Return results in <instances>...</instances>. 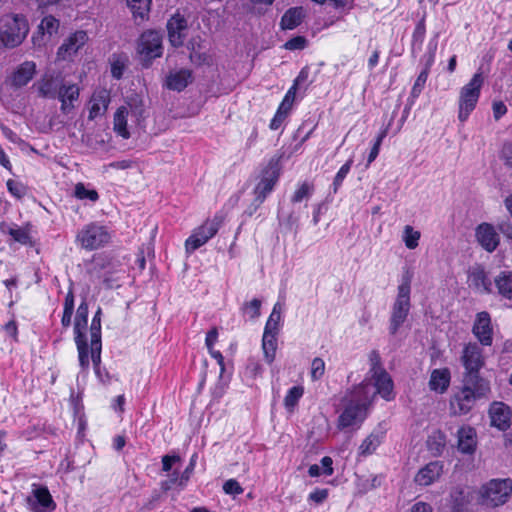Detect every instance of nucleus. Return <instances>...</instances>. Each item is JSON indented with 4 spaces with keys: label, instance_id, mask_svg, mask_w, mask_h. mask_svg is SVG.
<instances>
[{
    "label": "nucleus",
    "instance_id": "obj_44",
    "mask_svg": "<svg viewBox=\"0 0 512 512\" xmlns=\"http://www.w3.org/2000/svg\"><path fill=\"white\" fill-rule=\"evenodd\" d=\"M127 4L134 16L144 18L150 9L151 0H127Z\"/></svg>",
    "mask_w": 512,
    "mask_h": 512
},
{
    "label": "nucleus",
    "instance_id": "obj_15",
    "mask_svg": "<svg viewBox=\"0 0 512 512\" xmlns=\"http://www.w3.org/2000/svg\"><path fill=\"white\" fill-rule=\"evenodd\" d=\"M138 52L145 59L160 57L162 54V36L157 31L144 32L138 42Z\"/></svg>",
    "mask_w": 512,
    "mask_h": 512
},
{
    "label": "nucleus",
    "instance_id": "obj_7",
    "mask_svg": "<svg viewBox=\"0 0 512 512\" xmlns=\"http://www.w3.org/2000/svg\"><path fill=\"white\" fill-rule=\"evenodd\" d=\"M484 79L481 73H475L471 80L460 90L458 119L465 122L475 109Z\"/></svg>",
    "mask_w": 512,
    "mask_h": 512
},
{
    "label": "nucleus",
    "instance_id": "obj_59",
    "mask_svg": "<svg viewBox=\"0 0 512 512\" xmlns=\"http://www.w3.org/2000/svg\"><path fill=\"white\" fill-rule=\"evenodd\" d=\"M321 466L323 469V474L326 476H331L334 473L333 469V460L329 456H325L321 459Z\"/></svg>",
    "mask_w": 512,
    "mask_h": 512
},
{
    "label": "nucleus",
    "instance_id": "obj_30",
    "mask_svg": "<svg viewBox=\"0 0 512 512\" xmlns=\"http://www.w3.org/2000/svg\"><path fill=\"white\" fill-rule=\"evenodd\" d=\"M385 438V431L381 428L372 431L361 443L358 449L360 456L372 455Z\"/></svg>",
    "mask_w": 512,
    "mask_h": 512
},
{
    "label": "nucleus",
    "instance_id": "obj_36",
    "mask_svg": "<svg viewBox=\"0 0 512 512\" xmlns=\"http://www.w3.org/2000/svg\"><path fill=\"white\" fill-rule=\"evenodd\" d=\"M282 321V306L280 303H276L273 306L272 312L268 317L265 324L264 333L278 335L280 330V324Z\"/></svg>",
    "mask_w": 512,
    "mask_h": 512
},
{
    "label": "nucleus",
    "instance_id": "obj_25",
    "mask_svg": "<svg viewBox=\"0 0 512 512\" xmlns=\"http://www.w3.org/2000/svg\"><path fill=\"white\" fill-rule=\"evenodd\" d=\"M167 30L171 44L176 47L182 45L187 31L186 19L176 13L168 20Z\"/></svg>",
    "mask_w": 512,
    "mask_h": 512
},
{
    "label": "nucleus",
    "instance_id": "obj_29",
    "mask_svg": "<svg viewBox=\"0 0 512 512\" xmlns=\"http://www.w3.org/2000/svg\"><path fill=\"white\" fill-rule=\"evenodd\" d=\"M192 81V72L189 69L171 71L166 78V86L170 90L182 91Z\"/></svg>",
    "mask_w": 512,
    "mask_h": 512
},
{
    "label": "nucleus",
    "instance_id": "obj_48",
    "mask_svg": "<svg viewBox=\"0 0 512 512\" xmlns=\"http://www.w3.org/2000/svg\"><path fill=\"white\" fill-rule=\"evenodd\" d=\"M74 194H75L76 198H78L80 200L87 199L92 202L97 201L99 198V195L96 190L87 189L83 183L76 184Z\"/></svg>",
    "mask_w": 512,
    "mask_h": 512
},
{
    "label": "nucleus",
    "instance_id": "obj_19",
    "mask_svg": "<svg viewBox=\"0 0 512 512\" xmlns=\"http://www.w3.org/2000/svg\"><path fill=\"white\" fill-rule=\"evenodd\" d=\"M64 78L51 73H45L35 84L38 94L48 99H56Z\"/></svg>",
    "mask_w": 512,
    "mask_h": 512
},
{
    "label": "nucleus",
    "instance_id": "obj_31",
    "mask_svg": "<svg viewBox=\"0 0 512 512\" xmlns=\"http://www.w3.org/2000/svg\"><path fill=\"white\" fill-rule=\"evenodd\" d=\"M450 380L451 375L447 368L435 369L430 376L429 388L436 393L442 394L449 387Z\"/></svg>",
    "mask_w": 512,
    "mask_h": 512
},
{
    "label": "nucleus",
    "instance_id": "obj_47",
    "mask_svg": "<svg viewBox=\"0 0 512 512\" xmlns=\"http://www.w3.org/2000/svg\"><path fill=\"white\" fill-rule=\"evenodd\" d=\"M313 191H314V187L312 184H310L308 182H303L295 190V192L291 198V201L293 203H299V202L303 201L304 199H308L312 195Z\"/></svg>",
    "mask_w": 512,
    "mask_h": 512
},
{
    "label": "nucleus",
    "instance_id": "obj_33",
    "mask_svg": "<svg viewBox=\"0 0 512 512\" xmlns=\"http://www.w3.org/2000/svg\"><path fill=\"white\" fill-rule=\"evenodd\" d=\"M494 284L501 297L512 300V271H501L494 278Z\"/></svg>",
    "mask_w": 512,
    "mask_h": 512
},
{
    "label": "nucleus",
    "instance_id": "obj_17",
    "mask_svg": "<svg viewBox=\"0 0 512 512\" xmlns=\"http://www.w3.org/2000/svg\"><path fill=\"white\" fill-rule=\"evenodd\" d=\"M59 20L54 16H45L37 27V31L32 36L34 47L41 48L45 46L59 30Z\"/></svg>",
    "mask_w": 512,
    "mask_h": 512
},
{
    "label": "nucleus",
    "instance_id": "obj_14",
    "mask_svg": "<svg viewBox=\"0 0 512 512\" xmlns=\"http://www.w3.org/2000/svg\"><path fill=\"white\" fill-rule=\"evenodd\" d=\"M27 505L32 512H52L56 504L47 487L33 484Z\"/></svg>",
    "mask_w": 512,
    "mask_h": 512
},
{
    "label": "nucleus",
    "instance_id": "obj_58",
    "mask_svg": "<svg viewBox=\"0 0 512 512\" xmlns=\"http://www.w3.org/2000/svg\"><path fill=\"white\" fill-rule=\"evenodd\" d=\"M180 457L178 455H165L162 458V469L165 472H168L172 469L173 465L180 462Z\"/></svg>",
    "mask_w": 512,
    "mask_h": 512
},
{
    "label": "nucleus",
    "instance_id": "obj_63",
    "mask_svg": "<svg viewBox=\"0 0 512 512\" xmlns=\"http://www.w3.org/2000/svg\"><path fill=\"white\" fill-rule=\"evenodd\" d=\"M217 339H218L217 329L214 328L207 333L206 339H205V344H206L208 350H211L213 348Z\"/></svg>",
    "mask_w": 512,
    "mask_h": 512
},
{
    "label": "nucleus",
    "instance_id": "obj_40",
    "mask_svg": "<svg viewBox=\"0 0 512 512\" xmlns=\"http://www.w3.org/2000/svg\"><path fill=\"white\" fill-rule=\"evenodd\" d=\"M304 394V387L301 385L293 386L290 388L284 397V407L288 412H293L298 405L299 400Z\"/></svg>",
    "mask_w": 512,
    "mask_h": 512
},
{
    "label": "nucleus",
    "instance_id": "obj_28",
    "mask_svg": "<svg viewBox=\"0 0 512 512\" xmlns=\"http://www.w3.org/2000/svg\"><path fill=\"white\" fill-rule=\"evenodd\" d=\"M457 436L459 451L465 454L474 453L477 446L475 429L471 426H462L459 428Z\"/></svg>",
    "mask_w": 512,
    "mask_h": 512
},
{
    "label": "nucleus",
    "instance_id": "obj_8",
    "mask_svg": "<svg viewBox=\"0 0 512 512\" xmlns=\"http://www.w3.org/2000/svg\"><path fill=\"white\" fill-rule=\"evenodd\" d=\"M88 323V305L82 302L76 312L74 321V340L78 350L79 363L83 370H87L90 365L88 359V340L86 335Z\"/></svg>",
    "mask_w": 512,
    "mask_h": 512
},
{
    "label": "nucleus",
    "instance_id": "obj_60",
    "mask_svg": "<svg viewBox=\"0 0 512 512\" xmlns=\"http://www.w3.org/2000/svg\"><path fill=\"white\" fill-rule=\"evenodd\" d=\"M409 512H433V508L429 503L418 501L411 506Z\"/></svg>",
    "mask_w": 512,
    "mask_h": 512
},
{
    "label": "nucleus",
    "instance_id": "obj_22",
    "mask_svg": "<svg viewBox=\"0 0 512 512\" xmlns=\"http://www.w3.org/2000/svg\"><path fill=\"white\" fill-rule=\"evenodd\" d=\"M472 331L482 345L490 346L492 344L491 318L487 312H479L476 315Z\"/></svg>",
    "mask_w": 512,
    "mask_h": 512
},
{
    "label": "nucleus",
    "instance_id": "obj_18",
    "mask_svg": "<svg viewBox=\"0 0 512 512\" xmlns=\"http://www.w3.org/2000/svg\"><path fill=\"white\" fill-rule=\"evenodd\" d=\"M88 40V36L84 31H76L70 35L58 48L56 59L59 61H66L72 57L82 48Z\"/></svg>",
    "mask_w": 512,
    "mask_h": 512
},
{
    "label": "nucleus",
    "instance_id": "obj_9",
    "mask_svg": "<svg viewBox=\"0 0 512 512\" xmlns=\"http://www.w3.org/2000/svg\"><path fill=\"white\" fill-rule=\"evenodd\" d=\"M371 379L363 381L360 385L370 386L376 394L383 399L390 401L394 399V385L390 375L380 366L378 355L371 357Z\"/></svg>",
    "mask_w": 512,
    "mask_h": 512
},
{
    "label": "nucleus",
    "instance_id": "obj_5",
    "mask_svg": "<svg viewBox=\"0 0 512 512\" xmlns=\"http://www.w3.org/2000/svg\"><path fill=\"white\" fill-rule=\"evenodd\" d=\"M30 30L25 16L7 14L0 19V45L15 48L23 43Z\"/></svg>",
    "mask_w": 512,
    "mask_h": 512
},
{
    "label": "nucleus",
    "instance_id": "obj_37",
    "mask_svg": "<svg viewBox=\"0 0 512 512\" xmlns=\"http://www.w3.org/2000/svg\"><path fill=\"white\" fill-rule=\"evenodd\" d=\"M90 347V353H91V360L94 365V371L101 382H105V379L100 376V361H101V349H102V342L101 338H90V345H88V348Z\"/></svg>",
    "mask_w": 512,
    "mask_h": 512
},
{
    "label": "nucleus",
    "instance_id": "obj_2",
    "mask_svg": "<svg viewBox=\"0 0 512 512\" xmlns=\"http://www.w3.org/2000/svg\"><path fill=\"white\" fill-rule=\"evenodd\" d=\"M412 273L406 271L397 287V295L391 305L388 331L396 335L407 321L411 309Z\"/></svg>",
    "mask_w": 512,
    "mask_h": 512
},
{
    "label": "nucleus",
    "instance_id": "obj_21",
    "mask_svg": "<svg viewBox=\"0 0 512 512\" xmlns=\"http://www.w3.org/2000/svg\"><path fill=\"white\" fill-rule=\"evenodd\" d=\"M476 239L480 246L487 252H493L499 245L500 238L494 226L482 223L476 228Z\"/></svg>",
    "mask_w": 512,
    "mask_h": 512
},
{
    "label": "nucleus",
    "instance_id": "obj_26",
    "mask_svg": "<svg viewBox=\"0 0 512 512\" xmlns=\"http://www.w3.org/2000/svg\"><path fill=\"white\" fill-rule=\"evenodd\" d=\"M36 74V63L24 61L10 76V83L13 87L20 88L27 85Z\"/></svg>",
    "mask_w": 512,
    "mask_h": 512
},
{
    "label": "nucleus",
    "instance_id": "obj_1",
    "mask_svg": "<svg viewBox=\"0 0 512 512\" xmlns=\"http://www.w3.org/2000/svg\"><path fill=\"white\" fill-rule=\"evenodd\" d=\"M375 397L370 386L358 385L345 396L343 411L338 418L340 429L359 428L367 417V410Z\"/></svg>",
    "mask_w": 512,
    "mask_h": 512
},
{
    "label": "nucleus",
    "instance_id": "obj_23",
    "mask_svg": "<svg viewBox=\"0 0 512 512\" xmlns=\"http://www.w3.org/2000/svg\"><path fill=\"white\" fill-rule=\"evenodd\" d=\"M491 425L501 431L507 430L511 426V410L503 402H494L489 409Z\"/></svg>",
    "mask_w": 512,
    "mask_h": 512
},
{
    "label": "nucleus",
    "instance_id": "obj_4",
    "mask_svg": "<svg viewBox=\"0 0 512 512\" xmlns=\"http://www.w3.org/2000/svg\"><path fill=\"white\" fill-rule=\"evenodd\" d=\"M490 391L486 380L469 382L463 379V387L454 393L450 400V411L453 415H465L471 411L476 401L486 397Z\"/></svg>",
    "mask_w": 512,
    "mask_h": 512
},
{
    "label": "nucleus",
    "instance_id": "obj_41",
    "mask_svg": "<svg viewBox=\"0 0 512 512\" xmlns=\"http://www.w3.org/2000/svg\"><path fill=\"white\" fill-rule=\"evenodd\" d=\"M190 49V59L193 63L201 65V64H209L211 61V56L207 54L205 51H201L202 47L200 41H196L195 39L189 42Z\"/></svg>",
    "mask_w": 512,
    "mask_h": 512
},
{
    "label": "nucleus",
    "instance_id": "obj_38",
    "mask_svg": "<svg viewBox=\"0 0 512 512\" xmlns=\"http://www.w3.org/2000/svg\"><path fill=\"white\" fill-rule=\"evenodd\" d=\"M427 446L433 455H440L446 446L445 434L439 430L433 431L428 437Z\"/></svg>",
    "mask_w": 512,
    "mask_h": 512
},
{
    "label": "nucleus",
    "instance_id": "obj_42",
    "mask_svg": "<svg viewBox=\"0 0 512 512\" xmlns=\"http://www.w3.org/2000/svg\"><path fill=\"white\" fill-rule=\"evenodd\" d=\"M421 238L420 231L414 229L411 225H406L403 229L402 233V241L404 242L405 246L413 250L418 247L419 240Z\"/></svg>",
    "mask_w": 512,
    "mask_h": 512
},
{
    "label": "nucleus",
    "instance_id": "obj_35",
    "mask_svg": "<svg viewBox=\"0 0 512 512\" xmlns=\"http://www.w3.org/2000/svg\"><path fill=\"white\" fill-rule=\"evenodd\" d=\"M262 350H263L264 360L268 364H271L275 360V357H276L277 335L263 333Z\"/></svg>",
    "mask_w": 512,
    "mask_h": 512
},
{
    "label": "nucleus",
    "instance_id": "obj_12",
    "mask_svg": "<svg viewBox=\"0 0 512 512\" xmlns=\"http://www.w3.org/2000/svg\"><path fill=\"white\" fill-rule=\"evenodd\" d=\"M222 224L220 216H214L207 219L200 226L193 229L191 235L185 241V251L187 254L194 253L197 249L205 245L219 231Z\"/></svg>",
    "mask_w": 512,
    "mask_h": 512
},
{
    "label": "nucleus",
    "instance_id": "obj_49",
    "mask_svg": "<svg viewBox=\"0 0 512 512\" xmlns=\"http://www.w3.org/2000/svg\"><path fill=\"white\" fill-rule=\"evenodd\" d=\"M12 239L20 244L26 245L31 243V237L27 229L22 227H11L8 231Z\"/></svg>",
    "mask_w": 512,
    "mask_h": 512
},
{
    "label": "nucleus",
    "instance_id": "obj_51",
    "mask_svg": "<svg viewBox=\"0 0 512 512\" xmlns=\"http://www.w3.org/2000/svg\"><path fill=\"white\" fill-rule=\"evenodd\" d=\"M6 185H7L8 191L14 197L20 199L25 196L27 189L23 183L9 179L6 183Z\"/></svg>",
    "mask_w": 512,
    "mask_h": 512
},
{
    "label": "nucleus",
    "instance_id": "obj_13",
    "mask_svg": "<svg viewBox=\"0 0 512 512\" xmlns=\"http://www.w3.org/2000/svg\"><path fill=\"white\" fill-rule=\"evenodd\" d=\"M110 240L111 233L109 229L96 222L85 225L76 237V241L86 250L101 248L109 243Z\"/></svg>",
    "mask_w": 512,
    "mask_h": 512
},
{
    "label": "nucleus",
    "instance_id": "obj_64",
    "mask_svg": "<svg viewBox=\"0 0 512 512\" xmlns=\"http://www.w3.org/2000/svg\"><path fill=\"white\" fill-rule=\"evenodd\" d=\"M425 32H426L425 24L423 21H421L418 23V25L416 26V28L414 30V33H413L414 40L422 43L424 40V37H425Z\"/></svg>",
    "mask_w": 512,
    "mask_h": 512
},
{
    "label": "nucleus",
    "instance_id": "obj_54",
    "mask_svg": "<svg viewBox=\"0 0 512 512\" xmlns=\"http://www.w3.org/2000/svg\"><path fill=\"white\" fill-rule=\"evenodd\" d=\"M90 338H101V309L99 308L90 325Z\"/></svg>",
    "mask_w": 512,
    "mask_h": 512
},
{
    "label": "nucleus",
    "instance_id": "obj_45",
    "mask_svg": "<svg viewBox=\"0 0 512 512\" xmlns=\"http://www.w3.org/2000/svg\"><path fill=\"white\" fill-rule=\"evenodd\" d=\"M428 78V70L425 69L420 72L418 77L416 78L414 85L410 92L409 100L414 103L415 100L420 96L421 92L423 91L426 81Z\"/></svg>",
    "mask_w": 512,
    "mask_h": 512
},
{
    "label": "nucleus",
    "instance_id": "obj_56",
    "mask_svg": "<svg viewBox=\"0 0 512 512\" xmlns=\"http://www.w3.org/2000/svg\"><path fill=\"white\" fill-rule=\"evenodd\" d=\"M223 490L228 495H240L243 493V488L235 479L227 480L223 485Z\"/></svg>",
    "mask_w": 512,
    "mask_h": 512
},
{
    "label": "nucleus",
    "instance_id": "obj_57",
    "mask_svg": "<svg viewBox=\"0 0 512 512\" xmlns=\"http://www.w3.org/2000/svg\"><path fill=\"white\" fill-rule=\"evenodd\" d=\"M306 39L302 36H297L285 43V48L288 50H301L306 47Z\"/></svg>",
    "mask_w": 512,
    "mask_h": 512
},
{
    "label": "nucleus",
    "instance_id": "obj_61",
    "mask_svg": "<svg viewBox=\"0 0 512 512\" xmlns=\"http://www.w3.org/2000/svg\"><path fill=\"white\" fill-rule=\"evenodd\" d=\"M493 115L496 120H499L507 112V107L501 101L493 103Z\"/></svg>",
    "mask_w": 512,
    "mask_h": 512
},
{
    "label": "nucleus",
    "instance_id": "obj_24",
    "mask_svg": "<svg viewBox=\"0 0 512 512\" xmlns=\"http://www.w3.org/2000/svg\"><path fill=\"white\" fill-rule=\"evenodd\" d=\"M443 473V463L441 461H432L419 469L415 475L414 481L420 486H429L436 482Z\"/></svg>",
    "mask_w": 512,
    "mask_h": 512
},
{
    "label": "nucleus",
    "instance_id": "obj_43",
    "mask_svg": "<svg viewBox=\"0 0 512 512\" xmlns=\"http://www.w3.org/2000/svg\"><path fill=\"white\" fill-rule=\"evenodd\" d=\"M468 502L464 491L456 488L450 493V506L453 512H462Z\"/></svg>",
    "mask_w": 512,
    "mask_h": 512
},
{
    "label": "nucleus",
    "instance_id": "obj_50",
    "mask_svg": "<svg viewBox=\"0 0 512 512\" xmlns=\"http://www.w3.org/2000/svg\"><path fill=\"white\" fill-rule=\"evenodd\" d=\"M325 362L322 358L316 357L311 362L310 376L312 381H317L324 375Z\"/></svg>",
    "mask_w": 512,
    "mask_h": 512
},
{
    "label": "nucleus",
    "instance_id": "obj_6",
    "mask_svg": "<svg viewBox=\"0 0 512 512\" xmlns=\"http://www.w3.org/2000/svg\"><path fill=\"white\" fill-rule=\"evenodd\" d=\"M512 494V480L492 479L480 489V501L488 507H498L505 504Z\"/></svg>",
    "mask_w": 512,
    "mask_h": 512
},
{
    "label": "nucleus",
    "instance_id": "obj_53",
    "mask_svg": "<svg viewBox=\"0 0 512 512\" xmlns=\"http://www.w3.org/2000/svg\"><path fill=\"white\" fill-rule=\"evenodd\" d=\"M329 496L328 489L316 488L311 491L307 497V501L314 504H322Z\"/></svg>",
    "mask_w": 512,
    "mask_h": 512
},
{
    "label": "nucleus",
    "instance_id": "obj_10",
    "mask_svg": "<svg viewBox=\"0 0 512 512\" xmlns=\"http://www.w3.org/2000/svg\"><path fill=\"white\" fill-rule=\"evenodd\" d=\"M461 363L465 369L463 379L469 382L484 380L479 376L480 370L485 365L483 349L477 343H468L464 346Z\"/></svg>",
    "mask_w": 512,
    "mask_h": 512
},
{
    "label": "nucleus",
    "instance_id": "obj_62",
    "mask_svg": "<svg viewBox=\"0 0 512 512\" xmlns=\"http://www.w3.org/2000/svg\"><path fill=\"white\" fill-rule=\"evenodd\" d=\"M502 158L505 163L512 168V143H507L503 146Z\"/></svg>",
    "mask_w": 512,
    "mask_h": 512
},
{
    "label": "nucleus",
    "instance_id": "obj_11",
    "mask_svg": "<svg viewBox=\"0 0 512 512\" xmlns=\"http://www.w3.org/2000/svg\"><path fill=\"white\" fill-rule=\"evenodd\" d=\"M279 177L280 167L278 160L271 159L257 177V183L254 188V201L257 207L261 205L266 197L273 191Z\"/></svg>",
    "mask_w": 512,
    "mask_h": 512
},
{
    "label": "nucleus",
    "instance_id": "obj_34",
    "mask_svg": "<svg viewBox=\"0 0 512 512\" xmlns=\"http://www.w3.org/2000/svg\"><path fill=\"white\" fill-rule=\"evenodd\" d=\"M110 68L112 77L119 80L123 77V74L128 66L129 58L126 54H113L110 59Z\"/></svg>",
    "mask_w": 512,
    "mask_h": 512
},
{
    "label": "nucleus",
    "instance_id": "obj_27",
    "mask_svg": "<svg viewBox=\"0 0 512 512\" xmlns=\"http://www.w3.org/2000/svg\"><path fill=\"white\" fill-rule=\"evenodd\" d=\"M110 103L109 92L105 89L93 93L90 100L89 119L93 120L105 114Z\"/></svg>",
    "mask_w": 512,
    "mask_h": 512
},
{
    "label": "nucleus",
    "instance_id": "obj_46",
    "mask_svg": "<svg viewBox=\"0 0 512 512\" xmlns=\"http://www.w3.org/2000/svg\"><path fill=\"white\" fill-rule=\"evenodd\" d=\"M353 158H349L345 164H343L340 169L338 170V172L336 173L335 177H334V180H333V184H332V188H333V192L334 193H337V191L339 190V188L341 187L344 179L346 178V176L348 175V173L350 172L351 170V167L353 165Z\"/></svg>",
    "mask_w": 512,
    "mask_h": 512
},
{
    "label": "nucleus",
    "instance_id": "obj_3",
    "mask_svg": "<svg viewBox=\"0 0 512 512\" xmlns=\"http://www.w3.org/2000/svg\"><path fill=\"white\" fill-rule=\"evenodd\" d=\"M129 118L131 126L133 124L140 125L145 118L144 102L137 93L128 95L125 98V104L120 106L114 114L113 129L123 139L130 137Z\"/></svg>",
    "mask_w": 512,
    "mask_h": 512
},
{
    "label": "nucleus",
    "instance_id": "obj_16",
    "mask_svg": "<svg viewBox=\"0 0 512 512\" xmlns=\"http://www.w3.org/2000/svg\"><path fill=\"white\" fill-rule=\"evenodd\" d=\"M467 284L470 289L478 294H490L493 285L485 269L480 265H474L468 269Z\"/></svg>",
    "mask_w": 512,
    "mask_h": 512
},
{
    "label": "nucleus",
    "instance_id": "obj_20",
    "mask_svg": "<svg viewBox=\"0 0 512 512\" xmlns=\"http://www.w3.org/2000/svg\"><path fill=\"white\" fill-rule=\"evenodd\" d=\"M79 95L80 88L77 84L63 81L56 99L60 101V109L64 114L70 113L76 107Z\"/></svg>",
    "mask_w": 512,
    "mask_h": 512
},
{
    "label": "nucleus",
    "instance_id": "obj_32",
    "mask_svg": "<svg viewBox=\"0 0 512 512\" xmlns=\"http://www.w3.org/2000/svg\"><path fill=\"white\" fill-rule=\"evenodd\" d=\"M305 78H306V76L304 75V72L301 71L300 74L298 75V77L294 80L293 85L286 92V94H285L282 102L280 103L277 111H279V112H281V113H283V114L288 116V114L290 113V111H291V109L293 107V103H294V100H295L297 88L300 85L301 81H304Z\"/></svg>",
    "mask_w": 512,
    "mask_h": 512
},
{
    "label": "nucleus",
    "instance_id": "obj_39",
    "mask_svg": "<svg viewBox=\"0 0 512 512\" xmlns=\"http://www.w3.org/2000/svg\"><path fill=\"white\" fill-rule=\"evenodd\" d=\"M302 18V8H291L283 15L281 19V26L283 29H294L301 23Z\"/></svg>",
    "mask_w": 512,
    "mask_h": 512
},
{
    "label": "nucleus",
    "instance_id": "obj_55",
    "mask_svg": "<svg viewBox=\"0 0 512 512\" xmlns=\"http://www.w3.org/2000/svg\"><path fill=\"white\" fill-rule=\"evenodd\" d=\"M261 301L259 299H253L250 302L245 303L244 312L251 319H255L260 315Z\"/></svg>",
    "mask_w": 512,
    "mask_h": 512
},
{
    "label": "nucleus",
    "instance_id": "obj_52",
    "mask_svg": "<svg viewBox=\"0 0 512 512\" xmlns=\"http://www.w3.org/2000/svg\"><path fill=\"white\" fill-rule=\"evenodd\" d=\"M195 457L196 455H194L191 460H190V463L189 465L186 467V469L182 472V474L180 475V477H176L175 479H171V482L173 483H177L180 487H184L186 486L193 470H194V467H195Z\"/></svg>",
    "mask_w": 512,
    "mask_h": 512
}]
</instances>
